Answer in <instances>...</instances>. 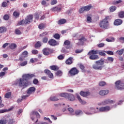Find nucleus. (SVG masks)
Masks as SVG:
<instances>
[{
    "instance_id": "obj_29",
    "label": "nucleus",
    "mask_w": 124,
    "mask_h": 124,
    "mask_svg": "<svg viewBox=\"0 0 124 124\" xmlns=\"http://www.w3.org/2000/svg\"><path fill=\"white\" fill-rule=\"evenodd\" d=\"M38 28L40 30H43V29H45V28H46V24L41 23L39 25Z\"/></svg>"
},
{
    "instance_id": "obj_26",
    "label": "nucleus",
    "mask_w": 124,
    "mask_h": 124,
    "mask_svg": "<svg viewBox=\"0 0 124 124\" xmlns=\"http://www.w3.org/2000/svg\"><path fill=\"white\" fill-rule=\"evenodd\" d=\"M65 23H66V20L65 19H61L58 22V25H62L63 24H65Z\"/></svg>"
},
{
    "instance_id": "obj_34",
    "label": "nucleus",
    "mask_w": 124,
    "mask_h": 124,
    "mask_svg": "<svg viewBox=\"0 0 124 124\" xmlns=\"http://www.w3.org/2000/svg\"><path fill=\"white\" fill-rule=\"evenodd\" d=\"M15 123V120L13 119H10L8 120V124H14Z\"/></svg>"
},
{
    "instance_id": "obj_36",
    "label": "nucleus",
    "mask_w": 124,
    "mask_h": 124,
    "mask_svg": "<svg viewBox=\"0 0 124 124\" xmlns=\"http://www.w3.org/2000/svg\"><path fill=\"white\" fill-rule=\"evenodd\" d=\"M53 37L55 38V39L59 40L61 38V36L58 33H56L53 35Z\"/></svg>"
},
{
    "instance_id": "obj_43",
    "label": "nucleus",
    "mask_w": 124,
    "mask_h": 124,
    "mask_svg": "<svg viewBox=\"0 0 124 124\" xmlns=\"http://www.w3.org/2000/svg\"><path fill=\"white\" fill-rule=\"evenodd\" d=\"M25 58L23 56L20 55L18 61H19V62H24V61H25Z\"/></svg>"
},
{
    "instance_id": "obj_60",
    "label": "nucleus",
    "mask_w": 124,
    "mask_h": 124,
    "mask_svg": "<svg viewBox=\"0 0 124 124\" xmlns=\"http://www.w3.org/2000/svg\"><path fill=\"white\" fill-rule=\"evenodd\" d=\"M87 21L89 22V23H91V22H92V17L90 16H87Z\"/></svg>"
},
{
    "instance_id": "obj_59",
    "label": "nucleus",
    "mask_w": 124,
    "mask_h": 124,
    "mask_svg": "<svg viewBox=\"0 0 124 124\" xmlns=\"http://www.w3.org/2000/svg\"><path fill=\"white\" fill-rule=\"evenodd\" d=\"M47 34H48V32H44L43 33L40 34V36L41 37H43V36H45V35H47Z\"/></svg>"
},
{
    "instance_id": "obj_47",
    "label": "nucleus",
    "mask_w": 124,
    "mask_h": 124,
    "mask_svg": "<svg viewBox=\"0 0 124 124\" xmlns=\"http://www.w3.org/2000/svg\"><path fill=\"white\" fill-rule=\"evenodd\" d=\"M104 108L105 109V112H108V111H110V107L109 106H106L104 107Z\"/></svg>"
},
{
    "instance_id": "obj_16",
    "label": "nucleus",
    "mask_w": 124,
    "mask_h": 124,
    "mask_svg": "<svg viewBox=\"0 0 124 124\" xmlns=\"http://www.w3.org/2000/svg\"><path fill=\"white\" fill-rule=\"evenodd\" d=\"M123 24V20L122 19H116L114 22V26H120Z\"/></svg>"
},
{
    "instance_id": "obj_58",
    "label": "nucleus",
    "mask_w": 124,
    "mask_h": 124,
    "mask_svg": "<svg viewBox=\"0 0 124 124\" xmlns=\"http://www.w3.org/2000/svg\"><path fill=\"white\" fill-rule=\"evenodd\" d=\"M24 23H25V20H21L20 21L18 22V25L21 26V25H25Z\"/></svg>"
},
{
    "instance_id": "obj_32",
    "label": "nucleus",
    "mask_w": 124,
    "mask_h": 124,
    "mask_svg": "<svg viewBox=\"0 0 124 124\" xmlns=\"http://www.w3.org/2000/svg\"><path fill=\"white\" fill-rule=\"evenodd\" d=\"M117 9V7L115 6H112L109 8V10L110 12H114Z\"/></svg>"
},
{
    "instance_id": "obj_38",
    "label": "nucleus",
    "mask_w": 124,
    "mask_h": 124,
    "mask_svg": "<svg viewBox=\"0 0 124 124\" xmlns=\"http://www.w3.org/2000/svg\"><path fill=\"white\" fill-rule=\"evenodd\" d=\"M28 64V61H25L23 62H22L20 63V66H25V65H27Z\"/></svg>"
},
{
    "instance_id": "obj_6",
    "label": "nucleus",
    "mask_w": 124,
    "mask_h": 124,
    "mask_svg": "<svg viewBox=\"0 0 124 124\" xmlns=\"http://www.w3.org/2000/svg\"><path fill=\"white\" fill-rule=\"evenodd\" d=\"M79 73V70L76 67L72 68L68 72V75L71 76V77H73L76 75H78Z\"/></svg>"
},
{
    "instance_id": "obj_35",
    "label": "nucleus",
    "mask_w": 124,
    "mask_h": 124,
    "mask_svg": "<svg viewBox=\"0 0 124 124\" xmlns=\"http://www.w3.org/2000/svg\"><path fill=\"white\" fill-rule=\"evenodd\" d=\"M116 53H117V54L120 56H122V55L124 54V49L118 50L116 51Z\"/></svg>"
},
{
    "instance_id": "obj_28",
    "label": "nucleus",
    "mask_w": 124,
    "mask_h": 124,
    "mask_svg": "<svg viewBox=\"0 0 124 124\" xmlns=\"http://www.w3.org/2000/svg\"><path fill=\"white\" fill-rule=\"evenodd\" d=\"M9 48H10V49L12 50L16 49V48H17V45L16 44H11L9 46Z\"/></svg>"
},
{
    "instance_id": "obj_2",
    "label": "nucleus",
    "mask_w": 124,
    "mask_h": 124,
    "mask_svg": "<svg viewBox=\"0 0 124 124\" xmlns=\"http://www.w3.org/2000/svg\"><path fill=\"white\" fill-rule=\"evenodd\" d=\"M96 64H93V68L95 70H101L103 68V65L104 64V60L103 59H101L95 62Z\"/></svg>"
},
{
    "instance_id": "obj_19",
    "label": "nucleus",
    "mask_w": 124,
    "mask_h": 124,
    "mask_svg": "<svg viewBox=\"0 0 124 124\" xmlns=\"http://www.w3.org/2000/svg\"><path fill=\"white\" fill-rule=\"evenodd\" d=\"M77 98L78 99V101L80 102V103H81V104H82L83 105L87 103L84 100H82V98H81V97L79 95H78L77 96Z\"/></svg>"
},
{
    "instance_id": "obj_22",
    "label": "nucleus",
    "mask_w": 124,
    "mask_h": 124,
    "mask_svg": "<svg viewBox=\"0 0 124 124\" xmlns=\"http://www.w3.org/2000/svg\"><path fill=\"white\" fill-rule=\"evenodd\" d=\"M13 16L15 17V18H19L20 16V12L19 11H15L13 14Z\"/></svg>"
},
{
    "instance_id": "obj_45",
    "label": "nucleus",
    "mask_w": 124,
    "mask_h": 124,
    "mask_svg": "<svg viewBox=\"0 0 124 124\" xmlns=\"http://www.w3.org/2000/svg\"><path fill=\"white\" fill-rule=\"evenodd\" d=\"M56 75L57 76H62V72L61 71H58L56 73Z\"/></svg>"
},
{
    "instance_id": "obj_4",
    "label": "nucleus",
    "mask_w": 124,
    "mask_h": 124,
    "mask_svg": "<svg viewBox=\"0 0 124 124\" xmlns=\"http://www.w3.org/2000/svg\"><path fill=\"white\" fill-rule=\"evenodd\" d=\"M59 95L61 97H64V98L68 99L70 101H74V100H75L74 95L70 93H60Z\"/></svg>"
},
{
    "instance_id": "obj_52",
    "label": "nucleus",
    "mask_w": 124,
    "mask_h": 124,
    "mask_svg": "<svg viewBox=\"0 0 124 124\" xmlns=\"http://www.w3.org/2000/svg\"><path fill=\"white\" fill-rule=\"evenodd\" d=\"M9 43H6L5 44H4L3 45V46H2V48H3V49H5L6 48V47H7V46H8Z\"/></svg>"
},
{
    "instance_id": "obj_14",
    "label": "nucleus",
    "mask_w": 124,
    "mask_h": 124,
    "mask_svg": "<svg viewBox=\"0 0 124 124\" xmlns=\"http://www.w3.org/2000/svg\"><path fill=\"white\" fill-rule=\"evenodd\" d=\"M44 73L46 74L47 76L49 77V78H54V75H53V73L51 72V71L46 69L44 70Z\"/></svg>"
},
{
    "instance_id": "obj_1",
    "label": "nucleus",
    "mask_w": 124,
    "mask_h": 124,
    "mask_svg": "<svg viewBox=\"0 0 124 124\" xmlns=\"http://www.w3.org/2000/svg\"><path fill=\"white\" fill-rule=\"evenodd\" d=\"M36 77V76L34 74H25L22 76V78H20L18 81V84L19 87H23L24 88H27L31 82L28 81L29 79H31V78H34Z\"/></svg>"
},
{
    "instance_id": "obj_25",
    "label": "nucleus",
    "mask_w": 124,
    "mask_h": 124,
    "mask_svg": "<svg viewBox=\"0 0 124 124\" xmlns=\"http://www.w3.org/2000/svg\"><path fill=\"white\" fill-rule=\"evenodd\" d=\"M114 62V58H113L112 57H108L107 59L105 61V63H108L109 62Z\"/></svg>"
},
{
    "instance_id": "obj_55",
    "label": "nucleus",
    "mask_w": 124,
    "mask_h": 124,
    "mask_svg": "<svg viewBox=\"0 0 124 124\" xmlns=\"http://www.w3.org/2000/svg\"><path fill=\"white\" fill-rule=\"evenodd\" d=\"M38 79L35 78L33 80V83L34 85H37L38 84Z\"/></svg>"
},
{
    "instance_id": "obj_61",
    "label": "nucleus",
    "mask_w": 124,
    "mask_h": 124,
    "mask_svg": "<svg viewBox=\"0 0 124 124\" xmlns=\"http://www.w3.org/2000/svg\"><path fill=\"white\" fill-rule=\"evenodd\" d=\"M68 111H69L70 114H72V113L74 111V110H73V108H68Z\"/></svg>"
},
{
    "instance_id": "obj_23",
    "label": "nucleus",
    "mask_w": 124,
    "mask_h": 124,
    "mask_svg": "<svg viewBox=\"0 0 124 124\" xmlns=\"http://www.w3.org/2000/svg\"><path fill=\"white\" fill-rule=\"evenodd\" d=\"M114 102L113 100H110V99H108L107 100H105L103 102V104H109L110 103H113Z\"/></svg>"
},
{
    "instance_id": "obj_13",
    "label": "nucleus",
    "mask_w": 124,
    "mask_h": 124,
    "mask_svg": "<svg viewBox=\"0 0 124 124\" xmlns=\"http://www.w3.org/2000/svg\"><path fill=\"white\" fill-rule=\"evenodd\" d=\"M79 94L83 96V97H87V96H89L91 95V92L89 91L84 92V91H80Z\"/></svg>"
},
{
    "instance_id": "obj_11",
    "label": "nucleus",
    "mask_w": 124,
    "mask_h": 124,
    "mask_svg": "<svg viewBox=\"0 0 124 124\" xmlns=\"http://www.w3.org/2000/svg\"><path fill=\"white\" fill-rule=\"evenodd\" d=\"M52 52V49L49 48H45L43 50V54L45 56H48Z\"/></svg>"
},
{
    "instance_id": "obj_41",
    "label": "nucleus",
    "mask_w": 124,
    "mask_h": 124,
    "mask_svg": "<svg viewBox=\"0 0 124 124\" xmlns=\"http://www.w3.org/2000/svg\"><path fill=\"white\" fill-rule=\"evenodd\" d=\"M57 59L59 60V61H62L64 59V56L62 54H61L60 55L58 56Z\"/></svg>"
},
{
    "instance_id": "obj_12",
    "label": "nucleus",
    "mask_w": 124,
    "mask_h": 124,
    "mask_svg": "<svg viewBox=\"0 0 124 124\" xmlns=\"http://www.w3.org/2000/svg\"><path fill=\"white\" fill-rule=\"evenodd\" d=\"M36 90V89L35 87H31L27 90V93L29 95L32 94V93H34Z\"/></svg>"
},
{
    "instance_id": "obj_20",
    "label": "nucleus",
    "mask_w": 124,
    "mask_h": 124,
    "mask_svg": "<svg viewBox=\"0 0 124 124\" xmlns=\"http://www.w3.org/2000/svg\"><path fill=\"white\" fill-rule=\"evenodd\" d=\"M49 99L51 101H59L60 100L59 97L56 96L50 97Z\"/></svg>"
},
{
    "instance_id": "obj_50",
    "label": "nucleus",
    "mask_w": 124,
    "mask_h": 124,
    "mask_svg": "<svg viewBox=\"0 0 124 124\" xmlns=\"http://www.w3.org/2000/svg\"><path fill=\"white\" fill-rule=\"evenodd\" d=\"M16 34H22V32L19 29H16L15 30Z\"/></svg>"
},
{
    "instance_id": "obj_54",
    "label": "nucleus",
    "mask_w": 124,
    "mask_h": 124,
    "mask_svg": "<svg viewBox=\"0 0 124 124\" xmlns=\"http://www.w3.org/2000/svg\"><path fill=\"white\" fill-rule=\"evenodd\" d=\"M79 41H80V42H84V41H86V38L85 37H82L80 39H78Z\"/></svg>"
},
{
    "instance_id": "obj_39",
    "label": "nucleus",
    "mask_w": 124,
    "mask_h": 124,
    "mask_svg": "<svg viewBox=\"0 0 124 124\" xmlns=\"http://www.w3.org/2000/svg\"><path fill=\"white\" fill-rule=\"evenodd\" d=\"M104 52L105 53H106V54H107L108 55H110L111 56H113V55H114V52L112 51H104Z\"/></svg>"
},
{
    "instance_id": "obj_40",
    "label": "nucleus",
    "mask_w": 124,
    "mask_h": 124,
    "mask_svg": "<svg viewBox=\"0 0 124 124\" xmlns=\"http://www.w3.org/2000/svg\"><path fill=\"white\" fill-rule=\"evenodd\" d=\"M11 97V92H8L5 95V98H9Z\"/></svg>"
},
{
    "instance_id": "obj_18",
    "label": "nucleus",
    "mask_w": 124,
    "mask_h": 124,
    "mask_svg": "<svg viewBox=\"0 0 124 124\" xmlns=\"http://www.w3.org/2000/svg\"><path fill=\"white\" fill-rule=\"evenodd\" d=\"M72 60H73V58L69 57L68 59L66 60V64L68 65L72 64V63H73V61H72Z\"/></svg>"
},
{
    "instance_id": "obj_31",
    "label": "nucleus",
    "mask_w": 124,
    "mask_h": 124,
    "mask_svg": "<svg viewBox=\"0 0 124 124\" xmlns=\"http://www.w3.org/2000/svg\"><path fill=\"white\" fill-rule=\"evenodd\" d=\"M118 17L121 18H124V12L121 11L118 13Z\"/></svg>"
},
{
    "instance_id": "obj_42",
    "label": "nucleus",
    "mask_w": 124,
    "mask_h": 124,
    "mask_svg": "<svg viewBox=\"0 0 124 124\" xmlns=\"http://www.w3.org/2000/svg\"><path fill=\"white\" fill-rule=\"evenodd\" d=\"M58 3V0H52L50 2L51 5H55V4H57Z\"/></svg>"
},
{
    "instance_id": "obj_9",
    "label": "nucleus",
    "mask_w": 124,
    "mask_h": 124,
    "mask_svg": "<svg viewBox=\"0 0 124 124\" xmlns=\"http://www.w3.org/2000/svg\"><path fill=\"white\" fill-rule=\"evenodd\" d=\"M115 86L117 90H124V83H121V80L116 81Z\"/></svg>"
},
{
    "instance_id": "obj_64",
    "label": "nucleus",
    "mask_w": 124,
    "mask_h": 124,
    "mask_svg": "<svg viewBox=\"0 0 124 124\" xmlns=\"http://www.w3.org/2000/svg\"><path fill=\"white\" fill-rule=\"evenodd\" d=\"M2 7H6L7 6V2H3L2 3Z\"/></svg>"
},
{
    "instance_id": "obj_37",
    "label": "nucleus",
    "mask_w": 124,
    "mask_h": 124,
    "mask_svg": "<svg viewBox=\"0 0 124 124\" xmlns=\"http://www.w3.org/2000/svg\"><path fill=\"white\" fill-rule=\"evenodd\" d=\"M29 96H30V95L28 94L27 95L22 96L21 100H20V101H22V100H24L25 99H27V98H28V97H29Z\"/></svg>"
},
{
    "instance_id": "obj_21",
    "label": "nucleus",
    "mask_w": 124,
    "mask_h": 124,
    "mask_svg": "<svg viewBox=\"0 0 124 124\" xmlns=\"http://www.w3.org/2000/svg\"><path fill=\"white\" fill-rule=\"evenodd\" d=\"M7 31V29L5 27L2 26L0 27V33H3V32H5Z\"/></svg>"
},
{
    "instance_id": "obj_57",
    "label": "nucleus",
    "mask_w": 124,
    "mask_h": 124,
    "mask_svg": "<svg viewBox=\"0 0 124 124\" xmlns=\"http://www.w3.org/2000/svg\"><path fill=\"white\" fill-rule=\"evenodd\" d=\"M4 20H7L9 19V16L8 15H5L3 16Z\"/></svg>"
},
{
    "instance_id": "obj_30",
    "label": "nucleus",
    "mask_w": 124,
    "mask_h": 124,
    "mask_svg": "<svg viewBox=\"0 0 124 124\" xmlns=\"http://www.w3.org/2000/svg\"><path fill=\"white\" fill-rule=\"evenodd\" d=\"M83 114V111L81 110H77L75 111V115L76 116H79V115H82Z\"/></svg>"
},
{
    "instance_id": "obj_49",
    "label": "nucleus",
    "mask_w": 124,
    "mask_h": 124,
    "mask_svg": "<svg viewBox=\"0 0 124 124\" xmlns=\"http://www.w3.org/2000/svg\"><path fill=\"white\" fill-rule=\"evenodd\" d=\"M31 53L33 55H37V54H38V50L36 49H33L32 50Z\"/></svg>"
},
{
    "instance_id": "obj_63",
    "label": "nucleus",
    "mask_w": 124,
    "mask_h": 124,
    "mask_svg": "<svg viewBox=\"0 0 124 124\" xmlns=\"http://www.w3.org/2000/svg\"><path fill=\"white\" fill-rule=\"evenodd\" d=\"M8 111L7 109H1L0 110V114H2V113H5V112H7Z\"/></svg>"
},
{
    "instance_id": "obj_24",
    "label": "nucleus",
    "mask_w": 124,
    "mask_h": 124,
    "mask_svg": "<svg viewBox=\"0 0 124 124\" xmlns=\"http://www.w3.org/2000/svg\"><path fill=\"white\" fill-rule=\"evenodd\" d=\"M50 68L51 70H54V71H57V70H59V67L56 65L50 66Z\"/></svg>"
},
{
    "instance_id": "obj_51",
    "label": "nucleus",
    "mask_w": 124,
    "mask_h": 124,
    "mask_svg": "<svg viewBox=\"0 0 124 124\" xmlns=\"http://www.w3.org/2000/svg\"><path fill=\"white\" fill-rule=\"evenodd\" d=\"M43 43H47L48 42V37H46L43 39Z\"/></svg>"
},
{
    "instance_id": "obj_8",
    "label": "nucleus",
    "mask_w": 124,
    "mask_h": 124,
    "mask_svg": "<svg viewBox=\"0 0 124 124\" xmlns=\"http://www.w3.org/2000/svg\"><path fill=\"white\" fill-rule=\"evenodd\" d=\"M32 19H33V16L32 15L28 16L24 20L25 25H28V24H30L31 22H32Z\"/></svg>"
},
{
    "instance_id": "obj_27",
    "label": "nucleus",
    "mask_w": 124,
    "mask_h": 124,
    "mask_svg": "<svg viewBox=\"0 0 124 124\" xmlns=\"http://www.w3.org/2000/svg\"><path fill=\"white\" fill-rule=\"evenodd\" d=\"M42 45H41V42L40 41L37 42L35 45H34V47L36 48H40V46H42Z\"/></svg>"
},
{
    "instance_id": "obj_33",
    "label": "nucleus",
    "mask_w": 124,
    "mask_h": 124,
    "mask_svg": "<svg viewBox=\"0 0 124 124\" xmlns=\"http://www.w3.org/2000/svg\"><path fill=\"white\" fill-rule=\"evenodd\" d=\"M28 51L26 50L24 51L20 55L22 56V57H24V58H27V57H28Z\"/></svg>"
},
{
    "instance_id": "obj_17",
    "label": "nucleus",
    "mask_w": 124,
    "mask_h": 124,
    "mask_svg": "<svg viewBox=\"0 0 124 124\" xmlns=\"http://www.w3.org/2000/svg\"><path fill=\"white\" fill-rule=\"evenodd\" d=\"M109 93V90H101L99 92V94L100 95H106V94H108Z\"/></svg>"
},
{
    "instance_id": "obj_10",
    "label": "nucleus",
    "mask_w": 124,
    "mask_h": 124,
    "mask_svg": "<svg viewBox=\"0 0 124 124\" xmlns=\"http://www.w3.org/2000/svg\"><path fill=\"white\" fill-rule=\"evenodd\" d=\"M48 43L50 46H57V45H59V43L53 39L49 40Z\"/></svg>"
},
{
    "instance_id": "obj_15",
    "label": "nucleus",
    "mask_w": 124,
    "mask_h": 124,
    "mask_svg": "<svg viewBox=\"0 0 124 124\" xmlns=\"http://www.w3.org/2000/svg\"><path fill=\"white\" fill-rule=\"evenodd\" d=\"M70 42L69 40H66L64 42V44L66 45V49H71L72 48V46L70 45Z\"/></svg>"
},
{
    "instance_id": "obj_44",
    "label": "nucleus",
    "mask_w": 124,
    "mask_h": 124,
    "mask_svg": "<svg viewBox=\"0 0 124 124\" xmlns=\"http://www.w3.org/2000/svg\"><path fill=\"white\" fill-rule=\"evenodd\" d=\"M98 54L100 56H106V54H105V53H104V51H99L98 50Z\"/></svg>"
},
{
    "instance_id": "obj_53",
    "label": "nucleus",
    "mask_w": 124,
    "mask_h": 124,
    "mask_svg": "<svg viewBox=\"0 0 124 124\" xmlns=\"http://www.w3.org/2000/svg\"><path fill=\"white\" fill-rule=\"evenodd\" d=\"M82 52H83V49H77L75 50L76 54H80V53H82Z\"/></svg>"
},
{
    "instance_id": "obj_48",
    "label": "nucleus",
    "mask_w": 124,
    "mask_h": 124,
    "mask_svg": "<svg viewBox=\"0 0 124 124\" xmlns=\"http://www.w3.org/2000/svg\"><path fill=\"white\" fill-rule=\"evenodd\" d=\"M106 85V82L104 81H101L99 83V86H100L101 87H103V86H105Z\"/></svg>"
},
{
    "instance_id": "obj_7",
    "label": "nucleus",
    "mask_w": 124,
    "mask_h": 124,
    "mask_svg": "<svg viewBox=\"0 0 124 124\" xmlns=\"http://www.w3.org/2000/svg\"><path fill=\"white\" fill-rule=\"evenodd\" d=\"M92 8V5H89L86 6L82 7L79 10V13H84L85 11H89Z\"/></svg>"
},
{
    "instance_id": "obj_46",
    "label": "nucleus",
    "mask_w": 124,
    "mask_h": 124,
    "mask_svg": "<svg viewBox=\"0 0 124 124\" xmlns=\"http://www.w3.org/2000/svg\"><path fill=\"white\" fill-rule=\"evenodd\" d=\"M7 124V120H0V124Z\"/></svg>"
},
{
    "instance_id": "obj_62",
    "label": "nucleus",
    "mask_w": 124,
    "mask_h": 124,
    "mask_svg": "<svg viewBox=\"0 0 124 124\" xmlns=\"http://www.w3.org/2000/svg\"><path fill=\"white\" fill-rule=\"evenodd\" d=\"M79 68L80 69H81V70H85V66L82 64L79 65Z\"/></svg>"
},
{
    "instance_id": "obj_56",
    "label": "nucleus",
    "mask_w": 124,
    "mask_h": 124,
    "mask_svg": "<svg viewBox=\"0 0 124 124\" xmlns=\"http://www.w3.org/2000/svg\"><path fill=\"white\" fill-rule=\"evenodd\" d=\"M105 45V44L104 43H100L97 45V46L99 48H102L103 47H104Z\"/></svg>"
},
{
    "instance_id": "obj_3",
    "label": "nucleus",
    "mask_w": 124,
    "mask_h": 124,
    "mask_svg": "<svg viewBox=\"0 0 124 124\" xmlns=\"http://www.w3.org/2000/svg\"><path fill=\"white\" fill-rule=\"evenodd\" d=\"M98 54V50H92L90 51L88 53V55L89 56L90 60H98L99 59V57L98 55H96Z\"/></svg>"
},
{
    "instance_id": "obj_5",
    "label": "nucleus",
    "mask_w": 124,
    "mask_h": 124,
    "mask_svg": "<svg viewBox=\"0 0 124 124\" xmlns=\"http://www.w3.org/2000/svg\"><path fill=\"white\" fill-rule=\"evenodd\" d=\"M110 19L109 16H106L104 19L101 21L99 23V26L101 29H105L106 30L108 29L109 26V22L108 20Z\"/></svg>"
}]
</instances>
